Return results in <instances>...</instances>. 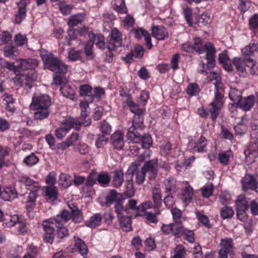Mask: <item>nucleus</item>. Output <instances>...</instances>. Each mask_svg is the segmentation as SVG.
Segmentation results:
<instances>
[{"label":"nucleus","mask_w":258,"mask_h":258,"mask_svg":"<svg viewBox=\"0 0 258 258\" xmlns=\"http://www.w3.org/2000/svg\"><path fill=\"white\" fill-rule=\"evenodd\" d=\"M214 97L212 101L209 104L207 109L204 107L198 109V114L202 118H207L210 114L212 121H215L223 107L224 100V87L223 84L219 81H216L214 83Z\"/></svg>","instance_id":"f257e3e1"},{"label":"nucleus","mask_w":258,"mask_h":258,"mask_svg":"<svg viewBox=\"0 0 258 258\" xmlns=\"http://www.w3.org/2000/svg\"><path fill=\"white\" fill-rule=\"evenodd\" d=\"M51 99L47 95L33 97L30 109L33 112L34 120L41 121L47 118L51 113Z\"/></svg>","instance_id":"f03ea898"},{"label":"nucleus","mask_w":258,"mask_h":258,"mask_svg":"<svg viewBox=\"0 0 258 258\" xmlns=\"http://www.w3.org/2000/svg\"><path fill=\"white\" fill-rule=\"evenodd\" d=\"M41 56L46 68L51 71L58 72L59 74L67 72L68 66L56 57L45 49L40 51Z\"/></svg>","instance_id":"7ed1b4c3"},{"label":"nucleus","mask_w":258,"mask_h":258,"mask_svg":"<svg viewBox=\"0 0 258 258\" xmlns=\"http://www.w3.org/2000/svg\"><path fill=\"white\" fill-rule=\"evenodd\" d=\"M81 126L82 124L74 118L66 119L61 122L60 126L55 130V135L57 139H62L72 128L78 131Z\"/></svg>","instance_id":"20e7f679"},{"label":"nucleus","mask_w":258,"mask_h":258,"mask_svg":"<svg viewBox=\"0 0 258 258\" xmlns=\"http://www.w3.org/2000/svg\"><path fill=\"white\" fill-rule=\"evenodd\" d=\"M207 51L205 58L207 60V63L205 64L204 62L202 63L203 69L201 71V73L202 74H207L206 69L209 71L212 70L216 66L215 54L216 52V48L211 42H209L206 45Z\"/></svg>","instance_id":"39448f33"},{"label":"nucleus","mask_w":258,"mask_h":258,"mask_svg":"<svg viewBox=\"0 0 258 258\" xmlns=\"http://www.w3.org/2000/svg\"><path fill=\"white\" fill-rule=\"evenodd\" d=\"M145 112V109L140 107L135 112H132L135 115L132 121V125L128 129L127 136L130 135V131L131 128L134 129L132 131V133H135L136 132H141L145 128V125L144 124Z\"/></svg>","instance_id":"423d86ee"},{"label":"nucleus","mask_w":258,"mask_h":258,"mask_svg":"<svg viewBox=\"0 0 258 258\" xmlns=\"http://www.w3.org/2000/svg\"><path fill=\"white\" fill-rule=\"evenodd\" d=\"M134 129L131 128L130 131V135L127 136L128 140L132 142L140 144L143 148H149L152 145V139L149 134H144L141 136V132L132 133Z\"/></svg>","instance_id":"0eeeda50"},{"label":"nucleus","mask_w":258,"mask_h":258,"mask_svg":"<svg viewBox=\"0 0 258 258\" xmlns=\"http://www.w3.org/2000/svg\"><path fill=\"white\" fill-rule=\"evenodd\" d=\"M232 62V64L235 67L236 71L239 73L240 76H244L246 74V67L250 68L251 74L255 67L254 61L250 59H246L241 57H234Z\"/></svg>","instance_id":"6e6552de"},{"label":"nucleus","mask_w":258,"mask_h":258,"mask_svg":"<svg viewBox=\"0 0 258 258\" xmlns=\"http://www.w3.org/2000/svg\"><path fill=\"white\" fill-rule=\"evenodd\" d=\"M123 207L117 204L115 206V212L118 219L119 225L122 230L125 232H129L132 230V220L131 216L126 215L122 212Z\"/></svg>","instance_id":"1a4fd4ad"},{"label":"nucleus","mask_w":258,"mask_h":258,"mask_svg":"<svg viewBox=\"0 0 258 258\" xmlns=\"http://www.w3.org/2000/svg\"><path fill=\"white\" fill-rule=\"evenodd\" d=\"M55 224L49 219L45 220L42 224L43 231V240L45 243L52 244L55 236Z\"/></svg>","instance_id":"9d476101"},{"label":"nucleus","mask_w":258,"mask_h":258,"mask_svg":"<svg viewBox=\"0 0 258 258\" xmlns=\"http://www.w3.org/2000/svg\"><path fill=\"white\" fill-rule=\"evenodd\" d=\"M122 34L116 28H113L108 35L106 47L108 50H115L122 44Z\"/></svg>","instance_id":"9b49d317"},{"label":"nucleus","mask_w":258,"mask_h":258,"mask_svg":"<svg viewBox=\"0 0 258 258\" xmlns=\"http://www.w3.org/2000/svg\"><path fill=\"white\" fill-rule=\"evenodd\" d=\"M123 202L121 195L115 190L110 189L108 194L104 197V200L102 202L101 205L108 207L115 203L114 205V209H115V206L117 204H119L121 207H123Z\"/></svg>","instance_id":"f8f14e48"},{"label":"nucleus","mask_w":258,"mask_h":258,"mask_svg":"<svg viewBox=\"0 0 258 258\" xmlns=\"http://www.w3.org/2000/svg\"><path fill=\"white\" fill-rule=\"evenodd\" d=\"M221 248L219 250V258H227L228 254H233L234 243L231 238L226 237L221 240Z\"/></svg>","instance_id":"ddd939ff"},{"label":"nucleus","mask_w":258,"mask_h":258,"mask_svg":"<svg viewBox=\"0 0 258 258\" xmlns=\"http://www.w3.org/2000/svg\"><path fill=\"white\" fill-rule=\"evenodd\" d=\"M30 3V0H20L16 3L17 10L15 15V22L20 24L26 18L27 7Z\"/></svg>","instance_id":"4468645a"},{"label":"nucleus","mask_w":258,"mask_h":258,"mask_svg":"<svg viewBox=\"0 0 258 258\" xmlns=\"http://www.w3.org/2000/svg\"><path fill=\"white\" fill-rule=\"evenodd\" d=\"M183 184L184 187H182L181 192L179 194L178 197L184 204L187 205L192 199L194 189L187 181H184Z\"/></svg>","instance_id":"2eb2a0df"},{"label":"nucleus","mask_w":258,"mask_h":258,"mask_svg":"<svg viewBox=\"0 0 258 258\" xmlns=\"http://www.w3.org/2000/svg\"><path fill=\"white\" fill-rule=\"evenodd\" d=\"M141 169L145 174H149L150 179L155 178L158 173V160L152 159L146 161Z\"/></svg>","instance_id":"dca6fc26"},{"label":"nucleus","mask_w":258,"mask_h":258,"mask_svg":"<svg viewBox=\"0 0 258 258\" xmlns=\"http://www.w3.org/2000/svg\"><path fill=\"white\" fill-rule=\"evenodd\" d=\"M161 231L164 235H169L171 234L175 237L179 238L180 228L177 224L173 223L169 224H163L161 227Z\"/></svg>","instance_id":"f3484780"},{"label":"nucleus","mask_w":258,"mask_h":258,"mask_svg":"<svg viewBox=\"0 0 258 258\" xmlns=\"http://www.w3.org/2000/svg\"><path fill=\"white\" fill-rule=\"evenodd\" d=\"M218 62L224 69L229 72L233 71L232 61L228 55V52L225 50L220 53L218 55Z\"/></svg>","instance_id":"a211bd4d"},{"label":"nucleus","mask_w":258,"mask_h":258,"mask_svg":"<svg viewBox=\"0 0 258 258\" xmlns=\"http://www.w3.org/2000/svg\"><path fill=\"white\" fill-rule=\"evenodd\" d=\"M18 182L25 186L26 188L29 190H39L40 186L37 181H34L27 176H21L18 178Z\"/></svg>","instance_id":"6ab92c4d"},{"label":"nucleus","mask_w":258,"mask_h":258,"mask_svg":"<svg viewBox=\"0 0 258 258\" xmlns=\"http://www.w3.org/2000/svg\"><path fill=\"white\" fill-rule=\"evenodd\" d=\"M110 142L115 149L120 150L124 146L123 134L120 131H117L111 136Z\"/></svg>","instance_id":"aec40b11"},{"label":"nucleus","mask_w":258,"mask_h":258,"mask_svg":"<svg viewBox=\"0 0 258 258\" xmlns=\"http://www.w3.org/2000/svg\"><path fill=\"white\" fill-rule=\"evenodd\" d=\"M152 35L158 40H163L168 37V32L162 25L154 26L152 28Z\"/></svg>","instance_id":"412c9836"},{"label":"nucleus","mask_w":258,"mask_h":258,"mask_svg":"<svg viewBox=\"0 0 258 258\" xmlns=\"http://www.w3.org/2000/svg\"><path fill=\"white\" fill-rule=\"evenodd\" d=\"M17 67L22 71L34 70L37 67L38 62L35 59H20L17 61Z\"/></svg>","instance_id":"4be33fe9"},{"label":"nucleus","mask_w":258,"mask_h":258,"mask_svg":"<svg viewBox=\"0 0 258 258\" xmlns=\"http://www.w3.org/2000/svg\"><path fill=\"white\" fill-rule=\"evenodd\" d=\"M0 197L4 201H10L17 198V192L14 186H7L1 190Z\"/></svg>","instance_id":"5701e85b"},{"label":"nucleus","mask_w":258,"mask_h":258,"mask_svg":"<svg viewBox=\"0 0 258 258\" xmlns=\"http://www.w3.org/2000/svg\"><path fill=\"white\" fill-rule=\"evenodd\" d=\"M49 219L53 222L55 226L57 224L63 226L70 220V212L66 209H64L57 215L55 218Z\"/></svg>","instance_id":"b1692460"},{"label":"nucleus","mask_w":258,"mask_h":258,"mask_svg":"<svg viewBox=\"0 0 258 258\" xmlns=\"http://www.w3.org/2000/svg\"><path fill=\"white\" fill-rule=\"evenodd\" d=\"M69 208L70 209V219L76 223H80L83 219V214L78 207L74 204H69Z\"/></svg>","instance_id":"393cba45"},{"label":"nucleus","mask_w":258,"mask_h":258,"mask_svg":"<svg viewBox=\"0 0 258 258\" xmlns=\"http://www.w3.org/2000/svg\"><path fill=\"white\" fill-rule=\"evenodd\" d=\"M254 103L255 96L253 95H250L247 97L242 98L237 106L245 111H249L252 108Z\"/></svg>","instance_id":"a878e982"},{"label":"nucleus","mask_w":258,"mask_h":258,"mask_svg":"<svg viewBox=\"0 0 258 258\" xmlns=\"http://www.w3.org/2000/svg\"><path fill=\"white\" fill-rule=\"evenodd\" d=\"M121 107L123 109L128 108L131 112H135L140 107L139 104L133 101L132 95H128L124 98L121 99Z\"/></svg>","instance_id":"bb28decb"},{"label":"nucleus","mask_w":258,"mask_h":258,"mask_svg":"<svg viewBox=\"0 0 258 258\" xmlns=\"http://www.w3.org/2000/svg\"><path fill=\"white\" fill-rule=\"evenodd\" d=\"M102 220L101 213L93 214L88 220L85 222V225L92 229L96 228L101 225Z\"/></svg>","instance_id":"cd10ccee"},{"label":"nucleus","mask_w":258,"mask_h":258,"mask_svg":"<svg viewBox=\"0 0 258 258\" xmlns=\"http://www.w3.org/2000/svg\"><path fill=\"white\" fill-rule=\"evenodd\" d=\"M208 141L203 136H201L197 141L194 143L192 150L198 153H203L207 151Z\"/></svg>","instance_id":"c85d7f7f"},{"label":"nucleus","mask_w":258,"mask_h":258,"mask_svg":"<svg viewBox=\"0 0 258 258\" xmlns=\"http://www.w3.org/2000/svg\"><path fill=\"white\" fill-rule=\"evenodd\" d=\"M137 200L134 199L129 200L125 208L123 207L122 212L127 215L130 211H132L134 212V216H137L140 215L139 206H137Z\"/></svg>","instance_id":"c756f323"},{"label":"nucleus","mask_w":258,"mask_h":258,"mask_svg":"<svg viewBox=\"0 0 258 258\" xmlns=\"http://www.w3.org/2000/svg\"><path fill=\"white\" fill-rule=\"evenodd\" d=\"M58 198V191L56 186H48L45 190V198L47 202H52Z\"/></svg>","instance_id":"7c9ffc66"},{"label":"nucleus","mask_w":258,"mask_h":258,"mask_svg":"<svg viewBox=\"0 0 258 258\" xmlns=\"http://www.w3.org/2000/svg\"><path fill=\"white\" fill-rule=\"evenodd\" d=\"M165 192L166 194H173L176 191V180L173 177L166 178L164 181Z\"/></svg>","instance_id":"2f4dec72"},{"label":"nucleus","mask_w":258,"mask_h":258,"mask_svg":"<svg viewBox=\"0 0 258 258\" xmlns=\"http://www.w3.org/2000/svg\"><path fill=\"white\" fill-rule=\"evenodd\" d=\"M74 239L76 250L82 256H86L88 253V249L84 241L78 237H75Z\"/></svg>","instance_id":"473e14b6"},{"label":"nucleus","mask_w":258,"mask_h":258,"mask_svg":"<svg viewBox=\"0 0 258 258\" xmlns=\"http://www.w3.org/2000/svg\"><path fill=\"white\" fill-rule=\"evenodd\" d=\"M88 36L92 39L93 44H95L96 46L100 49H104L105 47V43L104 41V37L101 34H94L93 33L88 32Z\"/></svg>","instance_id":"72a5a7b5"},{"label":"nucleus","mask_w":258,"mask_h":258,"mask_svg":"<svg viewBox=\"0 0 258 258\" xmlns=\"http://www.w3.org/2000/svg\"><path fill=\"white\" fill-rule=\"evenodd\" d=\"M243 188L245 189H251L256 190L257 182L255 178L252 175H248L245 177L242 180Z\"/></svg>","instance_id":"f704fd0d"},{"label":"nucleus","mask_w":258,"mask_h":258,"mask_svg":"<svg viewBox=\"0 0 258 258\" xmlns=\"http://www.w3.org/2000/svg\"><path fill=\"white\" fill-rule=\"evenodd\" d=\"M152 200L153 201V205L154 209H159L162 205V195L161 190L158 188H154L152 190Z\"/></svg>","instance_id":"c9c22d12"},{"label":"nucleus","mask_w":258,"mask_h":258,"mask_svg":"<svg viewBox=\"0 0 258 258\" xmlns=\"http://www.w3.org/2000/svg\"><path fill=\"white\" fill-rule=\"evenodd\" d=\"M209 42L203 44V40L200 37H196L194 39V43L192 46L193 49L199 54L203 53L207 51L206 45Z\"/></svg>","instance_id":"e433bc0d"},{"label":"nucleus","mask_w":258,"mask_h":258,"mask_svg":"<svg viewBox=\"0 0 258 258\" xmlns=\"http://www.w3.org/2000/svg\"><path fill=\"white\" fill-rule=\"evenodd\" d=\"M235 204L236 210H247L249 209L248 201L244 195H240L237 197Z\"/></svg>","instance_id":"4c0bfd02"},{"label":"nucleus","mask_w":258,"mask_h":258,"mask_svg":"<svg viewBox=\"0 0 258 258\" xmlns=\"http://www.w3.org/2000/svg\"><path fill=\"white\" fill-rule=\"evenodd\" d=\"M85 14L84 13L77 14L71 17L68 21L69 27H73L81 24L85 20Z\"/></svg>","instance_id":"58836bf2"},{"label":"nucleus","mask_w":258,"mask_h":258,"mask_svg":"<svg viewBox=\"0 0 258 258\" xmlns=\"http://www.w3.org/2000/svg\"><path fill=\"white\" fill-rule=\"evenodd\" d=\"M180 231L179 238L183 236L184 239L190 243H194L195 240L194 233L192 231L185 228L183 226L180 227Z\"/></svg>","instance_id":"ea45409f"},{"label":"nucleus","mask_w":258,"mask_h":258,"mask_svg":"<svg viewBox=\"0 0 258 258\" xmlns=\"http://www.w3.org/2000/svg\"><path fill=\"white\" fill-rule=\"evenodd\" d=\"M233 155L232 152L229 150L223 151L218 154V160L224 166L229 164L230 157Z\"/></svg>","instance_id":"a19ab883"},{"label":"nucleus","mask_w":258,"mask_h":258,"mask_svg":"<svg viewBox=\"0 0 258 258\" xmlns=\"http://www.w3.org/2000/svg\"><path fill=\"white\" fill-rule=\"evenodd\" d=\"M171 212L174 221L173 223L178 224L179 227H182L183 226L182 211L177 208H173L171 209Z\"/></svg>","instance_id":"79ce46f5"},{"label":"nucleus","mask_w":258,"mask_h":258,"mask_svg":"<svg viewBox=\"0 0 258 258\" xmlns=\"http://www.w3.org/2000/svg\"><path fill=\"white\" fill-rule=\"evenodd\" d=\"M123 182V173L121 170H116L114 173L112 180L113 185L116 187H119Z\"/></svg>","instance_id":"37998d69"},{"label":"nucleus","mask_w":258,"mask_h":258,"mask_svg":"<svg viewBox=\"0 0 258 258\" xmlns=\"http://www.w3.org/2000/svg\"><path fill=\"white\" fill-rule=\"evenodd\" d=\"M242 53L246 56L253 55L255 52H258V43H250L248 46L242 49Z\"/></svg>","instance_id":"c03bdc74"},{"label":"nucleus","mask_w":258,"mask_h":258,"mask_svg":"<svg viewBox=\"0 0 258 258\" xmlns=\"http://www.w3.org/2000/svg\"><path fill=\"white\" fill-rule=\"evenodd\" d=\"M229 98L236 105L242 98L241 91L235 88H231L229 93Z\"/></svg>","instance_id":"a18cd8bd"},{"label":"nucleus","mask_w":258,"mask_h":258,"mask_svg":"<svg viewBox=\"0 0 258 258\" xmlns=\"http://www.w3.org/2000/svg\"><path fill=\"white\" fill-rule=\"evenodd\" d=\"M79 33L80 35H86L88 33V31L87 29H81L80 31L75 30L74 29H70L68 31V44L71 45L70 41L75 40L77 38V34Z\"/></svg>","instance_id":"49530a36"},{"label":"nucleus","mask_w":258,"mask_h":258,"mask_svg":"<svg viewBox=\"0 0 258 258\" xmlns=\"http://www.w3.org/2000/svg\"><path fill=\"white\" fill-rule=\"evenodd\" d=\"M186 94L190 96H197L201 91L199 85L196 83H189L185 90Z\"/></svg>","instance_id":"de8ad7c7"},{"label":"nucleus","mask_w":258,"mask_h":258,"mask_svg":"<svg viewBox=\"0 0 258 258\" xmlns=\"http://www.w3.org/2000/svg\"><path fill=\"white\" fill-rule=\"evenodd\" d=\"M186 250L182 245H177L174 249L173 254L170 258H185Z\"/></svg>","instance_id":"09e8293b"},{"label":"nucleus","mask_w":258,"mask_h":258,"mask_svg":"<svg viewBox=\"0 0 258 258\" xmlns=\"http://www.w3.org/2000/svg\"><path fill=\"white\" fill-rule=\"evenodd\" d=\"M196 215L199 221L201 223L203 226L208 229L212 228V225L210 224L209 219L206 215L202 214L199 211H197Z\"/></svg>","instance_id":"8fccbe9b"},{"label":"nucleus","mask_w":258,"mask_h":258,"mask_svg":"<svg viewBox=\"0 0 258 258\" xmlns=\"http://www.w3.org/2000/svg\"><path fill=\"white\" fill-rule=\"evenodd\" d=\"M83 54L82 50H76L75 48H71L69 51V58L72 61H77L82 58Z\"/></svg>","instance_id":"3c124183"},{"label":"nucleus","mask_w":258,"mask_h":258,"mask_svg":"<svg viewBox=\"0 0 258 258\" xmlns=\"http://www.w3.org/2000/svg\"><path fill=\"white\" fill-rule=\"evenodd\" d=\"M160 214L159 210H156L155 213L146 212H145L144 215L147 221L151 223L157 224L158 222V220L157 216Z\"/></svg>","instance_id":"603ef678"},{"label":"nucleus","mask_w":258,"mask_h":258,"mask_svg":"<svg viewBox=\"0 0 258 258\" xmlns=\"http://www.w3.org/2000/svg\"><path fill=\"white\" fill-rule=\"evenodd\" d=\"M39 161V158L34 153H32L30 155L27 156L23 160V162L28 166H32L37 164Z\"/></svg>","instance_id":"864d4df0"},{"label":"nucleus","mask_w":258,"mask_h":258,"mask_svg":"<svg viewBox=\"0 0 258 258\" xmlns=\"http://www.w3.org/2000/svg\"><path fill=\"white\" fill-rule=\"evenodd\" d=\"M234 213L233 209L229 206H224L220 210V215L223 219L231 218Z\"/></svg>","instance_id":"5fc2aeb1"},{"label":"nucleus","mask_w":258,"mask_h":258,"mask_svg":"<svg viewBox=\"0 0 258 258\" xmlns=\"http://www.w3.org/2000/svg\"><path fill=\"white\" fill-rule=\"evenodd\" d=\"M14 42L18 47H22L28 43V38L26 35H23L20 33L17 34L14 37Z\"/></svg>","instance_id":"6e6d98bb"},{"label":"nucleus","mask_w":258,"mask_h":258,"mask_svg":"<svg viewBox=\"0 0 258 258\" xmlns=\"http://www.w3.org/2000/svg\"><path fill=\"white\" fill-rule=\"evenodd\" d=\"M0 45L12 43V35L8 31H4L0 34Z\"/></svg>","instance_id":"4d7b16f0"},{"label":"nucleus","mask_w":258,"mask_h":258,"mask_svg":"<svg viewBox=\"0 0 258 258\" xmlns=\"http://www.w3.org/2000/svg\"><path fill=\"white\" fill-rule=\"evenodd\" d=\"M55 227L56 228V235L59 238L62 239L69 236V230L66 227L57 224Z\"/></svg>","instance_id":"13d9d810"},{"label":"nucleus","mask_w":258,"mask_h":258,"mask_svg":"<svg viewBox=\"0 0 258 258\" xmlns=\"http://www.w3.org/2000/svg\"><path fill=\"white\" fill-rule=\"evenodd\" d=\"M17 50V47L13 45V43L6 45L3 48L4 55L7 57L14 55Z\"/></svg>","instance_id":"bf43d9fd"},{"label":"nucleus","mask_w":258,"mask_h":258,"mask_svg":"<svg viewBox=\"0 0 258 258\" xmlns=\"http://www.w3.org/2000/svg\"><path fill=\"white\" fill-rule=\"evenodd\" d=\"M70 177L67 174L61 173L59 176V182L63 187L67 188L72 184Z\"/></svg>","instance_id":"052dcab7"},{"label":"nucleus","mask_w":258,"mask_h":258,"mask_svg":"<svg viewBox=\"0 0 258 258\" xmlns=\"http://www.w3.org/2000/svg\"><path fill=\"white\" fill-rule=\"evenodd\" d=\"M113 9L120 14H125L127 13V9L125 2L123 1L115 2Z\"/></svg>","instance_id":"680f3d73"},{"label":"nucleus","mask_w":258,"mask_h":258,"mask_svg":"<svg viewBox=\"0 0 258 258\" xmlns=\"http://www.w3.org/2000/svg\"><path fill=\"white\" fill-rule=\"evenodd\" d=\"M172 146L171 143L169 141L163 142L160 146L161 154L164 156L169 154L172 149Z\"/></svg>","instance_id":"e2e57ef3"},{"label":"nucleus","mask_w":258,"mask_h":258,"mask_svg":"<svg viewBox=\"0 0 258 258\" xmlns=\"http://www.w3.org/2000/svg\"><path fill=\"white\" fill-rule=\"evenodd\" d=\"M126 181L125 183V186H126V192H128V194L129 195L130 197H132L134 194V184H133V177H130V176H125Z\"/></svg>","instance_id":"0e129e2a"},{"label":"nucleus","mask_w":258,"mask_h":258,"mask_svg":"<svg viewBox=\"0 0 258 258\" xmlns=\"http://www.w3.org/2000/svg\"><path fill=\"white\" fill-rule=\"evenodd\" d=\"M97 181L101 185L105 186L109 184L110 181L109 176L105 173H101L97 175Z\"/></svg>","instance_id":"69168bd1"},{"label":"nucleus","mask_w":258,"mask_h":258,"mask_svg":"<svg viewBox=\"0 0 258 258\" xmlns=\"http://www.w3.org/2000/svg\"><path fill=\"white\" fill-rule=\"evenodd\" d=\"M139 164L136 162H133L129 166L127 171L125 173V176H134V174L139 171Z\"/></svg>","instance_id":"338daca9"},{"label":"nucleus","mask_w":258,"mask_h":258,"mask_svg":"<svg viewBox=\"0 0 258 258\" xmlns=\"http://www.w3.org/2000/svg\"><path fill=\"white\" fill-rule=\"evenodd\" d=\"M97 176L96 172H91L87 179H86L85 185L89 187L93 186L97 181Z\"/></svg>","instance_id":"774afa93"}]
</instances>
